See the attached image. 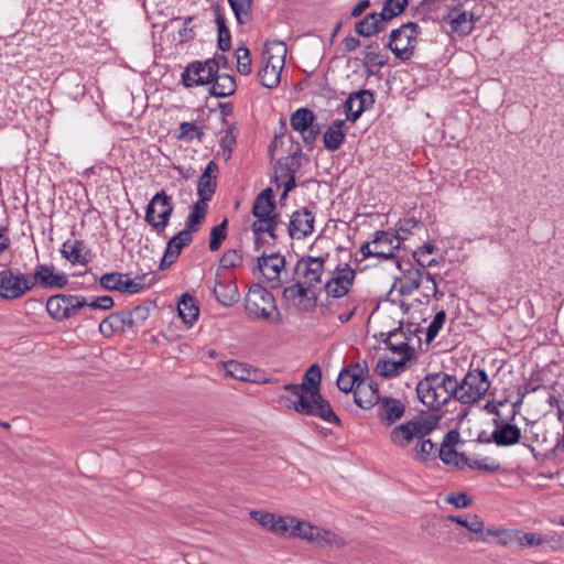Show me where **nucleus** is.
<instances>
[{
  "label": "nucleus",
  "mask_w": 564,
  "mask_h": 564,
  "mask_svg": "<svg viewBox=\"0 0 564 564\" xmlns=\"http://www.w3.org/2000/svg\"><path fill=\"white\" fill-rule=\"evenodd\" d=\"M322 371L317 364H313L305 371L301 383H286L283 390L290 392L296 400L280 395L279 401L288 409L302 415L316 416L327 423L340 425L341 421L334 412L328 400L321 393Z\"/></svg>",
  "instance_id": "f257e3e1"
},
{
  "label": "nucleus",
  "mask_w": 564,
  "mask_h": 564,
  "mask_svg": "<svg viewBox=\"0 0 564 564\" xmlns=\"http://www.w3.org/2000/svg\"><path fill=\"white\" fill-rule=\"evenodd\" d=\"M458 381L446 372L426 375L416 386L419 400L430 410H441L453 398L456 399Z\"/></svg>",
  "instance_id": "f03ea898"
},
{
  "label": "nucleus",
  "mask_w": 564,
  "mask_h": 564,
  "mask_svg": "<svg viewBox=\"0 0 564 564\" xmlns=\"http://www.w3.org/2000/svg\"><path fill=\"white\" fill-rule=\"evenodd\" d=\"M438 419L433 415H415L411 420L394 425L389 432L390 443L406 449L423 437H427L437 426Z\"/></svg>",
  "instance_id": "7ed1b4c3"
},
{
  "label": "nucleus",
  "mask_w": 564,
  "mask_h": 564,
  "mask_svg": "<svg viewBox=\"0 0 564 564\" xmlns=\"http://www.w3.org/2000/svg\"><path fill=\"white\" fill-rule=\"evenodd\" d=\"M245 310L250 319L270 321L276 325L282 323L273 294L259 284L249 289L245 299Z\"/></svg>",
  "instance_id": "20e7f679"
},
{
  "label": "nucleus",
  "mask_w": 564,
  "mask_h": 564,
  "mask_svg": "<svg viewBox=\"0 0 564 564\" xmlns=\"http://www.w3.org/2000/svg\"><path fill=\"white\" fill-rule=\"evenodd\" d=\"M421 34L422 29L416 22L403 23L390 32L386 46L395 58L408 62L415 54L417 39Z\"/></svg>",
  "instance_id": "39448f33"
},
{
  "label": "nucleus",
  "mask_w": 564,
  "mask_h": 564,
  "mask_svg": "<svg viewBox=\"0 0 564 564\" xmlns=\"http://www.w3.org/2000/svg\"><path fill=\"white\" fill-rule=\"evenodd\" d=\"M174 212L172 197L164 189L158 192L145 208L144 220L153 230L161 234L170 224Z\"/></svg>",
  "instance_id": "423d86ee"
},
{
  "label": "nucleus",
  "mask_w": 564,
  "mask_h": 564,
  "mask_svg": "<svg viewBox=\"0 0 564 564\" xmlns=\"http://www.w3.org/2000/svg\"><path fill=\"white\" fill-rule=\"evenodd\" d=\"M489 380L484 369L469 370L456 388V399L463 404L478 402L489 389Z\"/></svg>",
  "instance_id": "0eeeda50"
},
{
  "label": "nucleus",
  "mask_w": 564,
  "mask_h": 564,
  "mask_svg": "<svg viewBox=\"0 0 564 564\" xmlns=\"http://www.w3.org/2000/svg\"><path fill=\"white\" fill-rule=\"evenodd\" d=\"M86 304L87 299L83 295L54 294L46 301V312L52 319L63 322L76 316Z\"/></svg>",
  "instance_id": "6e6552de"
},
{
  "label": "nucleus",
  "mask_w": 564,
  "mask_h": 564,
  "mask_svg": "<svg viewBox=\"0 0 564 564\" xmlns=\"http://www.w3.org/2000/svg\"><path fill=\"white\" fill-rule=\"evenodd\" d=\"M32 291L30 275L19 270L7 268L0 271V299L14 301Z\"/></svg>",
  "instance_id": "1a4fd4ad"
},
{
  "label": "nucleus",
  "mask_w": 564,
  "mask_h": 564,
  "mask_svg": "<svg viewBox=\"0 0 564 564\" xmlns=\"http://www.w3.org/2000/svg\"><path fill=\"white\" fill-rule=\"evenodd\" d=\"M327 257V254L325 257L303 256L295 263L294 279H297L313 291L316 285L322 283Z\"/></svg>",
  "instance_id": "9d476101"
},
{
  "label": "nucleus",
  "mask_w": 564,
  "mask_h": 564,
  "mask_svg": "<svg viewBox=\"0 0 564 564\" xmlns=\"http://www.w3.org/2000/svg\"><path fill=\"white\" fill-rule=\"evenodd\" d=\"M290 124L294 131L301 133L305 147L312 150L321 134V126L315 123L314 112L308 108H300L291 115Z\"/></svg>",
  "instance_id": "9b49d317"
},
{
  "label": "nucleus",
  "mask_w": 564,
  "mask_h": 564,
  "mask_svg": "<svg viewBox=\"0 0 564 564\" xmlns=\"http://www.w3.org/2000/svg\"><path fill=\"white\" fill-rule=\"evenodd\" d=\"M356 279V271L349 264H338L324 284L327 297H345L350 292Z\"/></svg>",
  "instance_id": "f8f14e48"
},
{
  "label": "nucleus",
  "mask_w": 564,
  "mask_h": 564,
  "mask_svg": "<svg viewBox=\"0 0 564 564\" xmlns=\"http://www.w3.org/2000/svg\"><path fill=\"white\" fill-rule=\"evenodd\" d=\"M217 74V63L213 59L204 62L195 61L187 65L182 74V83L185 87L207 85Z\"/></svg>",
  "instance_id": "ddd939ff"
},
{
  "label": "nucleus",
  "mask_w": 564,
  "mask_h": 564,
  "mask_svg": "<svg viewBox=\"0 0 564 564\" xmlns=\"http://www.w3.org/2000/svg\"><path fill=\"white\" fill-rule=\"evenodd\" d=\"M144 275L130 279L128 273L111 272L102 274L99 282L101 288L108 291L137 294L144 289Z\"/></svg>",
  "instance_id": "4468645a"
},
{
  "label": "nucleus",
  "mask_w": 564,
  "mask_h": 564,
  "mask_svg": "<svg viewBox=\"0 0 564 564\" xmlns=\"http://www.w3.org/2000/svg\"><path fill=\"white\" fill-rule=\"evenodd\" d=\"M257 268L262 273L271 289H280L283 284L280 275L285 269V258L273 252L270 254L262 253L257 259Z\"/></svg>",
  "instance_id": "2eb2a0df"
},
{
  "label": "nucleus",
  "mask_w": 564,
  "mask_h": 564,
  "mask_svg": "<svg viewBox=\"0 0 564 564\" xmlns=\"http://www.w3.org/2000/svg\"><path fill=\"white\" fill-rule=\"evenodd\" d=\"M295 283L283 289L285 302L296 304L300 311L312 312L317 305V295L297 279Z\"/></svg>",
  "instance_id": "dca6fc26"
},
{
  "label": "nucleus",
  "mask_w": 564,
  "mask_h": 564,
  "mask_svg": "<svg viewBox=\"0 0 564 564\" xmlns=\"http://www.w3.org/2000/svg\"><path fill=\"white\" fill-rule=\"evenodd\" d=\"M32 290L35 286H40L42 289H63L68 283V278L64 273L55 272V268L53 265L47 264H37L33 271V274L30 275Z\"/></svg>",
  "instance_id": "f3484780"
},
{
  "label": "nucleus",
  "mask_w": 564,
  "mask_h": 564,
  "mask_svg": "<svg viewBox=\"0 0 564 564\" xmlns=\"http://www.w3.org/2000/svg\"><path fill=\"white\" fill-rule=\"evenodd\" d=\"M404 239L405 236H397L391 231H376L375 237L371 240L375 257L380 260L394 259L397 257V251L400 249L401 241Z\"/></svg>",
  "instance_id": "a211bd4d"
},
{
  "label": "nucleus",
  "mask_w": 564,
  "mask_h": 564,
  "mask_svg": "<svg viewBox=\"0 0 564 564\" xmlns=\"http://www.w3.org/2000/svg\"><path fill=\"white\" fill-rule=\"evenodd\" d=\"M405 404L392 397H382L376 412L379 422L386 427H393L405 414Z\"/></svg>",
  "instance_id": "6ab92c4d"
},
{
  "label": "nucleus",
  "mask_w": 564,
  "mask_h": 564,
  "mask_svg": "<svg viewBox=\"0 0 564 564\" xmlns=\"http://www.w3.org/2000/svg\"><path fill=\"white\" fill-rule=\"evenodd\" d=\"M300 167V162L297 160V153L288 155L285 158L279 159L275 166V181H283L284 191L282 193V198H284L289 192H291L295 186V173Z\"/></svg>",
  "instance_id": "aec40b11"
},
{
  "label": "nucleus",
  "mask_w": 564,
  "mask_h": 564,
  "mask_svg": "<svg viewBox=\"0 0 564 564\" xmlns=\"http://www.w3.org/2000/svg\"><path fill=\"white\" fill-rule=\"evenodd\" d=\"M369 377V370L366 364L352 362L344 367L337 378V387L340 391L354 392L358 382L365 381Z\"/></svg>",
  "instance_id": "412c9836"
},
{
  "label": "nucleus",
  "mask_w": 564,
  "mask_h": 564,
  "mask_svg": "<svg viewBox=\"0 0 564 564\" xmlns=\"http://www.w3.org/2000/svg\"><path fill=\"white\" fill-rule=\"evenodd\" d=\"M442 19L449 24L452 32L468 35L473 32L479 17H475L473 12L463 10L459 4L451 9Z\"/></svg>",
  "instance_id": "4be33fe9"
},
{
  "label": "nucleus",
  "mask_w": 564,
  "mask_h": 564,
  "mask_svg": "<svg viewBox=\"0 0 564 564\" xmlns=\"http://www.w3.org/2000/svg\"><path fill=\"white\" fill-rule=\"evenodd\" d=\"M314 216L307 207L295 210L290 219L288 232L292 239H302L314 231Z\"/></svg>",
  "instance_id": "5701e85b"
},
{
  "label": "nucleus",
  "mask_w": 564,
  "mask_h": 564,
  "mask_svg": "<svg viewBox=\"0 0 564 564\" xmlns=\"http://www.w3.org/2000/svg\"><path fill=\"white\" fill-rule=\"evenodd\" d=\"M375 102L373 94L370 90H359L350 94L344 102L346 119L356 122L361 113Z\"/></svg>",
  "instance_id": "b1692460"
},
{
  "label": "nucleus",
  "mask_w": 564,
  "mask_h": 564,
  "mask_svg": "<svg viewBox=\"0 0 564 564\" xmlns=\"http://www.w3.org/2000/svg\"><path fill=\"white\" fill-rule=\"evenodd\" d=\"M397 267L402 270L403 273L401 278L395 280L394 288L398 289L401 295H411L420 288L425 271L413 268L411 263H409L408 269H402L400 261H397Z\"/></svg>",
  "instance_id": "393cba45"
},
{
  "label": "nucleus",
  "mask_w": 564,
  "mask_h": 564,
  "mask_svg": "<svg viewBox=\"0 0 564 564\" xmlns=\"http://www.w3.org/2000/svg\"><path fill=\"white\" fill-rule=\"evenodd\" d=\"M193 241V235L188 230H181L173 236L166 245L160 268L164 269L173 264L182 252V249Z\"/></svg>",
  "instance_id": "a878e982"
},
{
  "label": "nucleus",
  "mask_w": 564,
  "mask_h": 564,
  "mask_svg": "<svg viewBox=\"0 0 564 564\" xmlns=\"http://www.w3.org/2000/svg\"><path fill=\"white\" fill-rule=\"evenodd\" d=\"M218 166L214 161H210L203 174L198 180L197 185V194L199 196L198 200H204V203H208L213 195L215 194L217 187V177Z\"/></svg>",
  "instance_id": "bb28decb"
},
{
  "label": "nucleus",
  "mask_w": 564,
  "mask_h": 564,
  "mask_svg": "<svg viewBox=\"0 0 564 564\" xmlns=\"http://www.w3.org/2000/svg\"><path fill=\"white\" fill-rule=\"evenodd\" d=\"M274 193L271 187H268L256 196L251 213L257 219L270 216H279L274 213Z\"/></svg>",
  "instance_id": "cd10ccee"
},
{
  "label": "nucleus",
  "mask_w": 564,
  "mask_h": 564,
  "mask_svg": "<svg viewBox=\"0 0 564 564\" xmlns=\"http://www.w3.org/2000/svg\"><path fill=\"white\" fill-rule=\"evenodd\" d=\"M387 29V24L378 17V12L368 13L362 20L355 24V32L364 37L379 34Z\"/></svg>",
  "instance_id": "c85d7f7f"
},
{
  "label": "nucleus",
  "mask_w": 564,
  "mask_h": 564,
  "mask_svg": "<svg viewBox=\"0 0 564 564\" xmlns=\"http://www.w3.org/2000/svg\"><path fill=\"white\" fill-rule=\"evenodd\" d=\"M345 121L337 119L334 120L324 132L323 142L328 151L338 150L345 141L346 131H344Z\"/></svg>",
  "instance_id": "c756f323"
},
{
  "label": "nucleus",
  "mask_w": 564,
  "mask_h": 564,
  "mask_svg": "<svg viewBox=\"0 0 564 564\" xmlns=\"http://www.w3.org/2000/svg\"><path fill=\"white\" fill-rule=\"evenodd\" d=\"M212 291L217 302L224 306H231L239 300L238 286L234 281H217Z\"/></svg>",
  "instance_id": "7c9ffc66"
},
{
  "label": "nucleus",
  "mask_w": 564,
  "mask_h": 564,
  "mask_svg": "<svg viewBox=\"0 0 564 564\" xmlns=\"http://www.w3.org/2000/svg\"><path fill=\"white\" fill-rule=\"evenodd\" d=\"M86 246L83 240H66L62 246V254L68 260L70 263L76 264H87L89 262V258L87 257V252H84Z\"/></svg>",
  "instance_id": "2f4dec72"
},
{
  "label": "nucleus",
  "mask_w": 564,
  "mask_h": 564,
  "mask_svg": "<svg viewBox=\"0 0 564 564\" xmlns=\"http://www.w3.org/2000/svg\"><path fill=\"white\" fill-rule=\"evenodd\" d=\"M491 437L498 446H511L519 443L521 430L517 425L503 423L492 432Z\"/></svg>",
  "instance_id": "473e14b6"
},
{
  "label": "nucleus",
  "mask_w": 564,
  "mask_h": 564,
  "mask_svg": "<svg viewBox=\"0 0 564 564\" xmlns=\"http://www.w3.org/2000/svg\"><path fill=\"white\" fill-rule=\"evenodd\" d=\"M381 398L382 395L379 394V391L371 390L370 387H366V380L358 382V386L354 390L355 403L365 410L377 406Z\"/></svg>",
  "instance_id": "72a5a7b5"
},
{
  "label": "nucleus",
  "mask_w": 564,
  "mask_h": 564,
  "mask_svg": "<svg viewBox=\"0 0 564 564\" xmlns=\"http://www.w3.org/2000/svg\"><path fill=\"white\" fill-rule=\"evenodd\" d=\"M510 543H517L522 547L542 546V534L513 530L510 531L508 538L499 541L501 545H508Z\"/></svg>",
  "instance_id": "f704fd0d"
},
{
  "label": "nucleus",
  "mask_w": 564,
  "mask_h": 564,
  "mask_svg": "<svg viewBox=\"0 0 564 564\" xmlns=\"http://www.w3.org/2000/svg\"><path fill=\"white\" fill-rule=\"evenodd\" d=\"M177 312L184 324L192 326L199 316V307L195 297L187 293L183 294L177 305Z\"/></svg>",
  "instance_id": "c9c22d12"
},
{
  "label": "nucleus",
  "mask_w": 564,
  "mask_h": 564,
  "mask_svg": "<svg viewBox=\"0 0 564 564\" xmlns=\"http://www.w3.org/2000/svg\"><path fill=\"white\" fill-rule=\"evenodd\" d=\"M384 343L389 350L392 352L401 354L405 357H412L413 348L406 341V336L402 328L390 332L384 339Z\"/></svg>",
  "instance_id": "e433bc0d"
},
{
  "label": "nucleus",
  "mask_w": 564,
  "mask_h": 564,
  "mask_svg": "<svg viewBox=\"0 0 564 564\" xmlns=\"http://www.w3.org/2000/svg\"><path fill=\"white\" fill-rule=\"evenodd\" d=\"M284 65L275 63H267L263 61V66L258 72L260 84L269 89L275 88L280 83L281 72Z\"/></svg>",
  "instance_id": "4c0bfd02"
},
{
  "label": "nucleus",
  "mask_w": 564,
  "mask_h": 564,
  "mask_svg": "<svg viewBox=\"0 0 564 564\" xmlns=\"http://www.w3.org/2000/svg\"><path fill=\"white\" fill-rule=\"evenodd\" d=\"M210 84L212 87L209 91L215 97H227L236 91L235 77L228 74L219 75L217 73Z\"/></svg>",
  "instance_id": "58836bf2"
},
{
  "label": "nucleus",
  "mask_w": 564,
  "mask_h": 564,
  "mask_svg": "<svg viewBox=\"0 0 564 564\" xmlns=\"http://www.w3.org/2000/svg\"><path fill=\"white\" fill-rule=\"evenodd\" d=\"M286 45L279 40L267 41L263 50V61L267 63L285 64Z\"/></svg>",
  "instance_id": "ea45409f"
},
{
  "label": "nucleus",
  "mask_w": 564,
  "mask_h": 564,
  "mask_svg": "<svg viewBox=\"0 0 564 564\" xmlns=\"http://www.w3.org/2000/svg\"><path fill=\"white\" fill-rule=\"evenodd\" d=\"M207 207V203H204V200H197L191 208L184 230H188L192 235L198 231L199 226L205 220Z\"/></svg>",
  "instance_id": "a19ab883"
},
{
  "label": "nucleus",
  "mask_w": 564,
  "mask_h": 564,
  "mask_svg": "<svg viewBox=\"0 0 564 564\" xmlns=\"http://www.w3.org/2000/svg\"><path fill=\"white\" fill-rule=\"evenodd\" d=\"M411 357L403 356L400 360H378L375 371L383 378L398 376L405 369L406 362Z\"/></svg>",
  "instance_id": "79ce46f5"
},
{
  "label": "nucleus",
  "mask_w": 564,
  "mask_h": 564,
  "mask_svg": "<svg viewBox=\"0 0 564 564\" xmlns=\"http://www.w3.org/2000/svg\"><path fill=\"white\" fill-rule=\"evenodd\" d=\"M437 455V445L427 437L419 440L413 448V457L420 463H426L435 459Z\"/></svg>",
  "instance_id": "37998d69"
},
{
  "label": "nucleus",
  "mask_w": 564,
  "mask_h": 564,
  "mask_svg": "<svg viewBox=\"0 0 564 564\" xmlns=\"http://www.w3.org/2000/svg\"><path fill=\"white\" fill-rule=\"evenodd\" d=\"M290 521L292 524L290 535L292 538H300L313 543L315 536L318 534L316 525H313L310 522L299 521L295 518H291Z\"/></svg>",
  "instance_id": "c03bdc74"
},
{
  "label": "nucleus",
  "mask_w": 564,
  "mask_h": 564,
  "mask_svg": "<svg viewBox=\"0 0 564 564\" xmlns=\"http://www.w3.org/2000/svg\"><path fill=\"white\" fill-rule=\"evenodd\" d=\"M225 372L227 377L240 380V381H254V379L251 377L252 371L248 367V365L236 361V360H229L226 362H223Z\"/></svg>",
  "instance_id": "a18cd8bd"
},
{
  "label": "nucleus",
  "mask_w": 564,
  "mask_h": 564,
  "mask_svg": "<svg viewBox=\"0 0 564 564\" xmlns=\"http://www.w3.org/2000/svg\"><path fill=\"white\" fill-rule=\"evenodd\" d=\"M408 4L409 0H384L378 17L388 24L392 19L399 17L406 9Z\"/></svg>",
  "instance_id": "49530a36"
},
{
  "label": "nucleus",
  "mask_w": 564,
  "mask_h": 564,
  "mask_svg": "<svg viewBox=\"0 0 564 564\" xmlns=\"http://www.w3.org/2000/svg\"><path fill=\"white\" fill-rule=\"evenodd\" d=\"M280 216L259 218L251 225L253 234H268L273 240L278 239L276 229Z\"/></svg>",
  "instance_id": "de8ad7c7"
},
{
  "label": "nucleus",
  "mask_w": 564,
  "mask_h": 564,
  "mask_svg": "<svg viewBox=\"0 0 564 564\" xmlns=\"http://www.w3.org/2000/svg\"><path fill=\"white\" fill-rule=\"evenodd\" d=\"M127 315H121L120 312L111 313L99 324V332L102 336L109 338L116 333H123L122 330V318Z\"/></svg>",
  "instance_id": "09e8293b"
},
{
  "label": "nucleus",
  "mask_w": 564,
  "mask_h": 564,
  "mask_svg": "<svg viewBox=\"0 0 564 564\" xmlns=\"http://www.w3.org/2000/svg\"><path fill=\"white\" fill-rule=\"evenodd\" d=\"M317 532L318 534L315 536L313 543L321 547L336 546L337 549H340L346 545L345 540L330 530L317 527Z\"/></svg>",
  "instance_id": "8fccbe9b"
},
{
  "label": "nucleus",
  "mask_w": 564,
  "mask_h": 564,
  "mask_svg": "<svg viewBox=\"0 0 564 564\" xmlns=\"http://www.w3.org/2000/svg\"><path fill=\"white\" fill-rule=\"evenodd\" d=\"M215 21H216L217 31H218V36H217L218 48L223 52H227L231 47V35H230V31L226 24V20L219 11L216 12Z\"/></svg>",
  "instance_id": "3c124183"
},
{
  "label": "nucleus",
  "mask_w": 564,
  "mask_h": 564,
  "mask_svg": "<svg viewBox=\"0 0 564 564\" xmlns=\"http://www.w3.org/2000/svg\"><path fill=\"white\" fill-rule=\"evenodd\" d=\"M239 24L251 21L252 0H228Z\"/></svg>",
  "instance_id": "603ef678"
},
{
  "label": "nucleus",
  "mask_w": 564,
  "mask_h": 564,
  "mask_svg": "<svg viewBox=\"0 0 564 564\" xmlns=\"http://www.w3.org/2000/svg\"><path fill=\"white\" fill-rule=\"evenodd\" d=\"M448 519L473 533H480L485 529L484 521L477 514H470L465 518L462 516H449Z\"/></svg>",
  "instance_id": "864d4df0"
},
{
  "label": "nucleus",
  "mask_w": 564,
  "mask_h": 564,
  "mask_svg": "<svg viewBox=\"0 0 564 564\" xmlns=\"http://www.w3.org/2000/svg\"><path fill=\"white\" fill-rule=\"evenodd\" d=\"M235 56L237 59V72L245 76L250 75L252 72V64L249 48L246 46H239L235 51Z\"/></svg>",
  "instance_id": "5fc2aeb1"
},
{
  "label": "nucleus",
  "mask_w": 564,
  "mask_h": 564,
  "mask_svg": "<svg viewBox=\"0 0 564 564\" xmlns=\"http://www.w3.org/2000/svg\"><path fill=\"white\" fill-rule=\"evenodd\" d=\"M227 219H224L219 225L215 226L210 230V238H209V250L210 251H217L219 250L223 241L227 237Z\"/></svg>",
  "instance_id": "6e6d98bb"
},
{
  "label": "nucleus",
  "mask_w": 564,
  "mask_h": 564,
  "mask_svg": "<svg viewBox=\"0 0 564 564\" xmlns=\"http://www.w3.org/2000/svg\"><path fill=\"white\" fill-rule=\"evenodd\" d=\"M203 137L204 132L196 122H182L180 124L178 140L192 141L195 138L202 140Z\"/></svg>",
  "instance_id": "4d7b16f0"
},
{
  "label": "nucleus",
  "mask_w": 564,
  "mask_h": 564,
  "mask_svg": "<svg viewBox=\"0 0 564 564\" xmlns=\"http://www.w3.org/2000/svg\"><path fill=\"white\" fill-rule=\"evenodd\" d=\"M446 321V313L444 311H440L435 314L433 321L427 327L426 330V341H432L438 334L440 329L443 327Z\"/></svg>",
  "instance_id": "13d9d810"
},
{
  "label": "nucleus",
  "mask_w": 564,
  "mask_h": 564,
  "mask_svg": "<svg viewBox=\"0 0 564 564\" xmlns=\"http://www.w3.org/2000/svg\"><path fill=\"white\" fill-rule=\"evenodd\" d=\"M340 299L326 296V302L319 305L321 314L323 316L337 315L344 308V301L340 302Z\"/></svg>",
  "instance_id": "bf43d9fd"
},
{
  "label": "nucleus",
  "mask_w": 564,
  "mask_h": 564,
  "mask_svg": "<svg viewBox=\"0 0 564 564\" xmlns=\"http://www.w3.org/2000/svg\"><path fill=\"white\" fill-rule=\"evenodd\" d=\"M219 263L224 269L235 268L242 263V256L238 250L230 249L221 256Z\"/></svg>",
  "instance_id": "052dcab7"
},
{
  "label": "nucleus",
  "mask_w": 564,
  "mask_h": 564,
  "mask_svg": "<svg viewBox=\"0 0 564 564\" xmlns=\"http://www.w3.org/2000/svg\"><path fill=\"white\" fill-rule=\"evenodd\" d=\"M292 517H282L273 514L271 532L278 535H284L289 530H292L291 519Z\"/></svg>",
  "instance_id": "680f3d73"
},
{
  "label": "nucleus",
  "mask_w": 564,
  "mask_h": 564,
  "mask_svg": "<svg viewBox=\"0 0 564 564\" xmlns=\"http://www.w3.org/2000/svg\"><path fill=\"white\" fill-rule=\"evenodd\" d=\"M440 459L446 465H454L459 463L462 453H457L455 448H451L449 446H441L438 449Z\"/></svg>",
  "instance_id": "e2e57ef3"
},
{
  "label": "nucleus",
  "mask_w": 564,
  "mask_h": 564,
  "mask_svg": "<svg viewBox=\"0 0 564 564\" xmlns=\"http://www.w3.org/2000/svg\"><path fill=\"white\" fill-rule=\"evenodd\" d=\"M273 514L272 512L268 511H261V510H251L249 512V516L252 520L258 522L261 527L264 529L271 531L272 528V521H273Z\"/></svg>",
  "instance_id": "0e129e2a"
},
{
  "label": "nucleus",
  "mask_w": 564,
  "mask_h": 564,
  "mask_svg": "<svg viewBox=\"0 0 564 564\" xmlns=\"http://www.w3.org/2000/svg\"><path fill=\"white\" fill-rule=\"evenodd\" d=\"M372 45L367 46V52L364 57V64L366 66L382 68L387 64V59H384L380 53L370 51Z\"/></svg>",
  "instance_id": "69168bd1"
},
{
  "label": "nucleus",
  "mask_w": 564,
  "mask_h": 564,
  "mask_svg": "<svg viewBox=\"0 0 564 564\" xmlns=\"http://www.w3.org/2000/svg\"><path fill=\"white\" fill-rule=\"evenodd\" d=\"M356 311L357 304L355 303V301L350 300V297H346L344 300V311L337 314V319L341 324H346L352 318V316L356 314Z\"/></svg>",
  "instance_id": "338daca9"
},
{
  "label": "nucleus",
  "mask_w": 564,
  "mask_h": 564,
  "mask_svg": "<svg viewBox=\"0 0 564 564\" xmlns=\"http://www.w3.org/2000/svg\"><path fill=\"white\" fill-rule=\"evenodd\" d=\"M549 545L551 550L558 551L564 547V534H542V546Z\"/></svg>",
  "instance_id": "774afa93"
}]
</instances>
